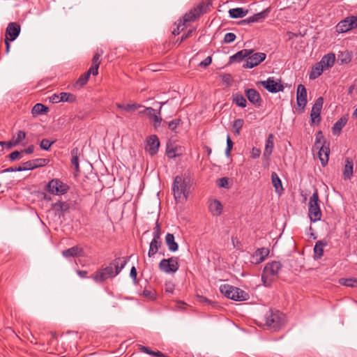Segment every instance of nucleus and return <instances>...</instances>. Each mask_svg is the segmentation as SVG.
<instances>
[{"label": "nucleus", "mask_w": 357, "mask_h": 357, "mask_svg": "<svg viewBox=\"0 0 357 357\" xmlns=\"http://www.w3.org/2000/svg\"><path fill=\"white\" fill-rule=\"evenodd\" d=\"M354 162L353 159L347 158L345 160V165L343 170V177L344 180L350 179L353 176Z\"/></svg>", "instance_id": "nucleus-25"}, {"label": "nucleus", "mask_w": 357, "mask_h": 357, "mask_svg": "<svg viewBox=\"0 0 357 357\" xmlns=\"http://www.w3.org/2000/svg\"><path fill=\"white\" fill-rule=\"evenodd\" d=\"M211 6V1L210 0H203L186 13L183 17L180 19L181 22L188 26V23L195 22L199 19L201 15L206 13Z\"/></svg>", "instance_id": "nucleus-4"}, {"label": "nucleus", "mask_w": 357, "mask_h": 357, "mask_svg": "<svg viewBox=\"0 0 357 357\" xmlns=\"http://www.w3.org/2000/svg\"><path fill=\"white\" fill-rule=\"evenodd\" d=\"M274 146V136L269 134L266 141L265 149L263 153V158L266 160H269Z\"/></svg>", "instance_id": "nucleus-24"}, {"label": "nucleus", "mask_w": 357, "mask_h": 357, "mask_svg": "<svg viewBox=\"0 0 357 357\" xmlns=\"http://www.w3.org/2000/svg\"><path fill=\"white\" fill-rule=\"evenodd\" d=\"M130 257L131 256L116 257L109 265L98 269L90 278L97 283H102L109 278H114L121 273Z\"/></svg>", "instance_id": "nucleus-1"}, {"label": "nucleus", "mask_w": 357, "mask_h": 357, "mask_svg": "<svg viewBox=\"0 0 357 357\" xmlns=\"http://www.w3.org/2000/svg\"><path fill=\"white\" fill-rule=\"evenodd\" d=\"M282 267V264L278 261H273L265 265L261 274V280L264 286L268 287L271 286L273 281L278 278Z\"/></svg>", "instance_id": "nucleus-3"}, {"label": "nucleus", "mask_w": 357, "mask_h": 357, "mask_svg": "<svg viewBox=\"0 0 357 357\" xmlns=\"http://www.w3.org/2000/svg\"><path fill=\"white\" fill-rule=\"evenodd\" d=\"M60 96H61L60 93L59 94L54 93L52 96H51L50 97H49V100L52 103H59V102H61L60 100Z\"/></svg>", "instance_id": "nucleus-63"}, {"label": "nucleus", "mask_w": 357, "mask_h": 357, "mask_svg": "<svg viewBox=\"0 0 357 357\" xmlns=\"http://www.w3.org/2000/svg\"><path fill=\"white\" fill-rule=\"evenodd\" d=\"M322 144H326V142L324 139V135L321 131L317 132L316 135V139L314 142V148L316 149H318L319 146H321Z\"/></svg>", "instance_id": "nucleus-48"}, {"label": "nucleus", "mask_w": 357, "mask_h": 357, "mask_svg": "<svg viewBox=\"0 0 357 357\" xmlns=\"http://www.w3.org/2000/svg\"><path fill=\"white\" fill-rule=\"evenodd\" d=\"M324 68L321 63H316L312 68L311 72L309 75L310 79H315L319 77L323 73Z\"/></svg>", "instance_id": "nucleus-36"}, {"label": "nucleus", "mask_w": 357, "mask_h": 357, "mask_svg": "<svg viewBox=\"0 0 357 357\" xmlns=\"http://www.w3.org/2000/svg\"><path fill=\"white\" fill-rule=\"evenodd\" d=\"M328 245L326 240H321L316 242L314 248V258L315 259H321L324 255V248Z\"/></svg>", "instance_id": "nucleus-27"}, {"label": "nucleus", "mask_w": 357, "mask_h": 357, "mask_svg": "<svg viewBox=\"0 0 357 357\" xmlns=\"http://www.w3.org/2000/svg\"><path fill=\"white\" fill-rule=\"evenodd\" d=\"M319 195L317 190L310 197L308 204V215L311 222H315L321 220V211L319 204Z\"/></svg>", "instance_id": "nucleus-7"}, {"label": "nucleus", "mask_w": 357, "mask_h": 357, "mask_svg": "<svg viewBox=\"0 0 357 357\" xmlns=\"http://www.w3.org/2000/svg\"><path fill=\"white\" fill-rule=\"evenodd\" d=\"M284 323L285 316L279 310H269L265 315V324L274 331H278Z\"/></svg>", "instance_id": "nucleus-6"}, {"label": "nucleus", "mask_w": 357, "mask_h": 357, "mask_svg": "<svg viewBox=\"0 0 357 357\" xmlns=\"http://www.w3.org/2000/svg\"><path fill=\"white\" fill-rule=\"evenodd\" d=\"M22 152H20L18 151H15L12 152L9 155L8 158L11 161H14L15 160H20L22 158Z\"/></svg>", "instance_id": "nucleus-59"}, {"label": "nucleus", "mask_w": 357, "mask_h": 357, "mask_svg": "<svg viewBox=\"0 0 357 357\" xmlns=\"http://www.w3.org/2000/svg\"><path fill=\"white\" fill-rule=\"evenodd\" d=\"M48 112H49V108L42 103L36 104L31 109V113H32L33 116H34L40 115L43 114H46Z\"/></svg>", "instance_id": "nucleus-41"}, {"label": "nucleus", "mask_w": 357, "mask_h": 357, "mask_svg": "<svg viewBox=\"0 0 357 357\" xmlns=\"http://www.w3.org/2000/svg\"><path fill=\"white\" fill-rule=\"evenodd\" d=\"M253 50H248L243 49L241 51H238L234 55L229 57V63H233L234 62H241L245 58H248L252 53H253Z\"/></svg>", "instance_id": "nucleus-21"}, {"label": "nucleus", "mask_w": 357, "mask_h": 357, "mask_svg": "<svg viewBox=\"0 0 357 357\" xmlns=\"http://www.w3.org/2000/svg\"><path fill=\"white\" fill-rule=\"evenodd\" d=\"M248 13V10H245L243 8H231L229 10V17L234 19L243 17Z\"/></svg>", "instance_id": "nucleus-39"}, {"label": "nucleus", "mask_w": 357, "mask_h": 357, "mask_svg": "<svg viewBox=\"0 0 357 357\" xmlns=\"http://www.w3.org/2000/svg\"><path fill=\"white\" fill-rule=\"evenodd\" d=\"M60 95L61 102H74L76 101V96L70 93L62 92Z\"/></svg>", "instance_id": "nucleus-45"}, {"label": "nucleus", "mask_w": 357, "mask_h": 357, "mask_svg": "<svg viewBox=\"0 0 357 357\" xmlns=\"http://www.w3.org/2000/svg\"><path fill=\"white\" fill-rule=\"evenodd\" d=\"M52 208L55 215H58L59 218L63 217L65 213L69 211L70 204L66 202L58 201L52 204Z\"/></svg>", "instance_id": "nucleus-19"}, {"label": "nucleus", "mask_w": 357, "mask_h": 357, "mask_svg": "<svg viewBox=\"0 0 357 357\" xmlns=\"http://www.w3.org/2000/svg\"><path fill=\"white\" fill-rule=\"evenodd\" d=\"M183 124V121L180 118H176L173 119L169 122H167L165 121H163V125H167L168 128L174 134L178 133V128L181 126Z\"/></svg>", "instance_id": "nucleus-33"}, {"label": "nucleus", "mask_w": 357, "mask_h": 357, "mask_svg": "<svg viewBox=\"0 0 357 357\" xmlns=\"http://www.w3.org/2000/svg\"><path fill=\"white\" fill-rule=\"evenodd\" d=\"M217 185L220 188H229L228 178L227 177H222L217 181Z\"/></svg>", "instance_id": "nucleus-55"}, {"label": "nucleus", "mask_w": 357, "mask_h": 357, "mask_svg": "<svg viewBox=\"0 0 357 357\" xmlns=\"http://www.w3.org/2000/svg\"><path fill=\"white\" fill-rule=\"evenodd\" d=\"M190 188V178L188 176L177 175L174 180L172 190L176 201L187 199Z\"/></svg>", "instance_id": "nucleus-2"}, {"label": "nucleus", "mask_w": 357, "mask_h": 357, "mask_svg": "<svg viewBox=\"0 0 357 357\" xmlns=\"http://www.w3.org/2000/svg\"><path fill=\"white\" fill-rule=\"evenodd\" d=\"M49 161L50 160L47 158H37L31 160L33 169L43 167L46 165Z\"/></svg>", "instance_id": "nucleus-46"}, {"label": "nucleus", "mask_w": 357, "mask_h": 357, "mask_svg": "<svg viewBox=\"0 0 357 357\" xmlns=\"http://www.w3.org/2000/svg\"><path fill=\"white\" fill-rule=\"evenodd\" d=\"M220 291L227 298L235 301H244L249 298L248 294L245 291L228 284L220 285Z\"/></svg>", "instance_id": "nucleus-5"}, {"label": "nucleus", "mask_w": 357, "mask_h": 357, "mask_svg": "<svg viewBox=\"0 0 357 357\" xmlns=\"http://www.w3.org/2000/svg\"><path fill=\"white\" fill-rule=\"evenodd\" d=\"M232 100L233 102L241 107L244 108L247 105V100L245 98L241 93L233 94Z\"/></svg>", "instance_id": "nucleus-43"}, {"label": "nucleus", "mask_w": 357, "mask_h": 357, "mask_svg": "<svg viewBox=\"0 0 357 357\" xmlns=\"http://www.w3.org/2000/svg\"><path fill=\"white\" fill-rule=\"evenodd\" d=\"M245 94L248 100L255 107H259L261 105L262 99L259 93L255 89H248Z\"/></svg>", "instance_id": "nucleus-18"}, {"label": "nucleus", "mask_w": 357, "mask_h": 357, "mask_svg": "<svg viewBox=\"0 0 357 357\" xmlns=\"http://www.w3.org/2000/svg\"><path fill=\"white\" fill-rule=\"evenodd\" d=\"M34 169L31 160L26 161L22 164V166L19 167V172L32 170Z\"/></svg>", "instance_id": "nucleus-58"}, {"label": "nucleus", "mask_w": 357, "mask_h": 357, "mask_svg": "<svg viewBox=\"0 0 357 357\" xmlns=\"http://www.w3.org/2000/svg\"><path fill=\"white\" fill-rule=\"evenodd\" d=\"M185 27H187L186 24H185L183 22H181V20H179L177 24V28L174 29L172 34L174 36L178 35L180 32L183 31Z\"/></svg>", "instance_id": "nucleus-54"}, {"label": "nucleus", "mask_w": 357, "mask_h": 357, "mask_svg": "<svg viewBox=\"0 0 357 357\" xmlns=\"http://www.w3.org/2000/svg\"><path fill=\"white\" fill-rule=\"evenodd\" d=\"M137 272L135 266H132L130 269V276L133 280L134 282H137Z\"/></svg>", "instance_id": "nucleus-64"}, {"label": "nucleus", "mask_w": 357, "mask_h": 357, "mask_svg": "<svg viewBox=\"0 0 357 357\" xmlns=\"http://www.w3.org/2000/svg\"><path fill=\"white\" fill-rule=\"evenodd\" d=\"M348 118L345 116H342L337 122L333 125L332 132L334 135H339L341 133L342 129L344 127Z\"/></svg>", "instance_id": "nucleus-29"}, {"label": "nucleus", "mask_w": 357, "mask_h": 357, "mask_svg": "<svg viewBox=\"0 0 357 357\" xmlns=\"http://www.w3.org/2000/svg\"><path fill=\"white\" fill-rule=\"evenodd\" d=\"M82 252V249L78 245H76L63 250L62 255L66 258L75 257L79 255Z\"/></svg>", "instance_id": "nucleus-35"}, {"label": "nucleus", "mask_w": 357, "mask_h": 357, "mask_svg": "<svg viewBox=\"0 0 357 357\" xmlns=\"http://www.w3.org/2000/svg\"><path fill=\"white\" fill-rule=\"evenodd\" d=\"M261 155V150L257 147H253L251 151V158L253 159L258 158Z\"/></svg>", "instance_id": "nucleus-61"}, {"label": "nucleus", "mask_w": 357, "mask_h": 357, "mask_svg": "<svg viewBox=\"0 0 357 357\" xmlns=\"http://www.w3.org/2000/svg\"><path fill=\"white\" fill-rule=\"evenodd\" d=\"M335 54H328L322 57L321 60L319 63L324 66V68H328L332 67L335 63Z\"/></svg>", "instance_id": "nucleus-40"}, {"label": "nucleus", "mask_w": 357, "mask_h": 357, "mask_svg": "<svg viewBox=\"0 0 357 357\" xmlns=\"http://www.w3.org/2000/svg\"><path fill=\"white\" fill-rule=\"evenodd\" d=\"M161 231L160 227L158 221L156 222L155 227L153 228V238L160 239Z\"/></svg>", "instance_id": "nucleus-57"}, {"label": "nucleus", "mask_w": 357, "mask_h": 357, "mask_svg": "<svg viewBox=\"0 0 357 357\" xmlns=\"http://www.w3.org/2000/svg\"><path fill=\"white\" fill-rule=\"evenodd\" d=\"M21 27L17 22H10L6 29V38L15 40L20 33Z\"/></svg>", "instance_id": "nucleus-16"}, {"label": "nucleus", "mask_w": 357, "mask_h": 357, "mask_svg": "<svg viewBox=\"0 0 357 357\" xmlns=\"http://www.w3.org/2000/svg\"><path fill=\"white\" fill-rule=\"evenodd\" d=\"M307 91L304 85L302 84H300L297 86V91H296V103L298 107H299L297 109V111L298 113H303L304 111V109L307 105Z\"/></svg>", "instance_id": "nucleus-12"}, {"label": "nucleus", "mask_w": 357, "mask_h": 357, "mask_svg": "<svg viewBox=\"0 0 357 357\" xmlns=\"http://www.w3.org/2000/svg\"><path fill=\"white\" fill-rule=\"evenodd\" d=\"M270 13V8H266L261 12H259L258 13H256L253 15L251 17H249L248 18V23H255V22H259L264 20Z\"/></svg>", "instance_id": "nucleus-28"}, {"label": "nucleus", "mask_w": 357, "mask_h": 357, "mask_svg": "<svg viewBox=\"0 0 357 357\" xmlns=\"http://www.w3.org/2000/svg\"><path fill=\"white\" fill-rule=\"evenodd\" d=\"M166 154L169 158H175L182 153L181 152V146H173L172 144H167Z\"/></svg>", "instance_id": "nucleus-30"}, {"label": "nucleus", "mask_w": 357, "mask_h": 357, "mask_svg": "<svg viewBox=\"0 0 357 357\" xmlns=\"http://www.w3.org/2000/svg\"><path fill=\"white\" fill-rule=\"evenodd\" d=\"M261 85L271 93L283 91L284 86L277 82L274 77H268L266 80L261 82Z\"/></svg>", "instance_id": "nucleus-15"}, {"label": "nucleus", "mask_w": 357, "mask_h": 357, "mask_svg": "<svg viewBox=\"0 0 357 357\" xmlns=\"http://www.w3.org/2000/svg\"><path fill=\"white\" fill-rule=\"evenodd\" d=\"M26 137V133L24 131L20 130L17 133L16 139L14 140L15 142L18 144Z\"/></svg>", "instance_id": "nucleus-60"}, {"label": "nucleus", "mask_w": 357, "mask_h": 357, "mask_svg": "<svg viewBox=\"0 0 357 357\" xmlns=\"http://www.w3.org/2000/svg\"><path fill=\"white\" fill-rule=\"evenodd\" d=\"M143 107L142 105L137 103L127 104L125 106V111L128 112H132L137 110L138 108Z\"/></svg>", "instance_id": "nucleus-53"}, {"label": "nucleus", "mask_w": 357, "mask_h": 357, "mask_svg": "<svg viewBox=\"0 0 357 357\" xmlns=\"http://www.w3.org/2000/svg\"><path fill=\"white\" fill-rule=\"evenodd\" d=\"M357 28V16L350 15L341 20L336 26L338 33H346Z\"/></svg>", "instance_id": "nucleus-11"}, {"label": "nucleus", "mask_w": 357, "mask_h": 357, "mask_svg": "<svg viewBox=\"0 0 357 357\" xmlns=\"http://www.w3.org/2000/svg\"><path fill=\"white\" fill-rule=\"evenodd\" d=\"M236 36L234 33H227L225 35L223 42L225 43H231L234 42Z\"/></svg>", "instance_id": "nucleus-56"}, {"label": "nucleus", "mask_w": 357, "mask_h": 357, "mask_svg": "<svg viewBox=\"0 0 357 357\" xmlns=\"http://www.w3.org/2000/svg\"><path fill=\"white\" fill-rule=\"evenodd\" d=\"M266 58V54L263 52H257L255 54H251L245 60V62L243 63V67L244 68H252L259 64H260L262 61H264Z\"/></svg>", "instance_id": "nucleus-13"}, {"label": "nucleus", "mask_w": 357, "mask_h": 357, "mask_svg": "<svg viewBox=\"0 0 357 357\" xmlns=\"http://www.w3.org/2000/svg\"><path fill=\"white\" fill-rule=\"evenodd\" d=\"M234 143L230 138V136L228 135L227 137V148L225 149V155L227 157L230 156V153L231 149H233Z\"/></svg>", "instance_id": "nucleus-51"}, {"label": "nucleus", "mask_w": 357, "mask_h": 357, "mask_svg": "<svg viewBox=\"0 0 357 357\" xmlns=\"http://www.w3.org/2000/svg\"><path fill=\"white\" fill-rule=\"evenodd\" d=\"M208 210L214 216H219L222 212V206L218 199H213L208 205Z\"/></svg>", "instance_id": "nucleus-26"}, {"label": "nucleus", "mask_w": 357, "mask_h": 357, "mask_svg": "<svg viewBox=\"0 0 357 357\" xmlns=\"http://www.w3.org/2000/svg\"><path fill=\"white\" fill-rule=\"evenodd\" d=\"M212 62V58L211 56H208L205 59H204L202 62L199 63L200 67L206 68Z\"/></svg>", "instance_id": "nucleus-62"}, {"label": "nucleus", "mask_w": 357, "mask_h": 357, "mask_svg": "<svg viewBox=\"0 0 357 357\" xmlns=\"http://www.w3.org/2000/svg\"><path fill=\"white\" fill-rule=\"evenodd\" d=\"M244 124V121L243 119H236L232 124V129L236 135H239L241 133V130L242 129Z\"/></svg>", "instance_id": "nucleus-44"}, {"label": "nucleus", "mask_w": 357, "mask_h": 357, "mask_svg": "<svg viewBox=\"0 0 357 357\" xmlns=\"http://www.w3.org/2000/svg\"><path fill=\"white\" fill-rule=\"evenodd\" d=\"M139 349L140 351L147 354L153 357H167L163 353L160 351H152L149 347L143 345H139Z\"/></svg>", "instance_id": "nucleus-42"}, {"label": "nucleus", "mask_w": 357, "mask_h": 357, "mask_svg": "<svg viewBox=\"0 0 357 357\" xmlns=\"http://www.w3.org/2000/svg\"><path fill=\"white\" fill-rule=\"evenodd\" d=\"M71 164L75 168V171L77 173L79 172V149L77 147H75L71 150Z\"/></svg>", "instance_id": "nucleus-38"}, {"label": "nucleus", "mask_w": 357, "mask_h": 357, "mask_svg": "<svg viewBox=\"0 0 357 357\" xmlns=\"http://www.w3.org/2000/svg\"><path fill=\"white\" fill-rule=\"evenodd\" d=\"M54 143V141H50L47 139H43L40 143V147L43 150L47 151Z\"/></svg>", "instance_id": "nucleus-50"}, {"label": "nucleus", "mask_w": 357, "mask_h": 357, "mask_svg": "<svg viewBox=\"0 0 357 357\" xmlns=\"http://www.w3.org/2000/svg\"><path fill=\"white\" fill-rule=\"evenodd\" d=\"M269 251L266 248L257 249L252 257V263L255 264H259L264 261L266 257L268 255Z\"/></svg>", "instance_id": "nucleus-20"}, {"label": "nucleus", "mask_w": 357, "mask_h": 357, "mask_svg": "<svg viewBox=\"0 0 357 357\" xmlns=\"http://www.w3.org/2000/svg\"><path fill=\"white\" fill-rule=\"evenodd\" d=\"M146 151L149 152L151 155H155L160 146V141L157 135H153L146 139Z\"/></svg>", "instance_id": "nucleus-17"}, {"label": "nucleus", "mask_w": 357, "mask_h": 357, "mask_svg": "<svg viewBox=\"0 0 357 357\" xmlns=\"http://www.w3.org/2000/svg\"><path fill=\"white\" fill-rule=\"evenodd\" d=\"M317 150H319L318 155L322 166L326 165L330 154L329 144H322Z\"/></svg>", "instance_id": "nucleus-22"}, {"label": "nucleus", "mask_w": 357, "mask_h": 357, "mask_svg": "<svg viewBox=\"0 0 357 357\" xmlns=\"http://www.w3.org/2000/svg\"><path fill=\"white\" fill-rule=\"evenodd\" d=\"M91 75H92V72L89 70L81 75L79 79L74 84V88L80 89L83 87L87 83Z\"/></svg>", "instance_id": "nucleus-37"}, {"label": "nucleus", "mask_w": 357, "mask_h": 357, "mask_svg": "<svg viewBox=\"0 0 357 357\" xmlns=\"http://www.w3.org/2000/svg\"><path fill=\"white\" fill-rule=\"evenodd\" d=\"M324 104V98L322 97H319L314 103L311 113H310V119H311V124L314 123H319L321 118V111Z\"/></svg>", "instance_id": "nucleus-14"}, {"label": "nucleus", "mask_w": 357, "mask_h": 357, "mask_svg": "<svg viewBox=\"0 0 357 357\" xmlns=\"http://www.w3.org/2000/svg\"><path fill=\"white\" fill-rule=\"evenodd\" d=\"M144 107V110L140 111L139 114L146 115L154 128L157 129L159 128L162 122V119L161 117V107H159L158 110H156L151 107Z\"/></svg>", "instance_id": "nucleus-8"}, {"label": "nucleus", "mask_w": 357, "mask_h": 357, "mask_svg": "<svg viewBox=\"0 0 357 357\" xmlns=\"http://www.w3.org/2000/svg\"><path fill=\"white\" fill-rule=\"evenodd\" d=\"M158 268L160 271L165 273H176L179 268L178 257H171L162 259L158 264Z\"/></svg>", "instance_id": "nucleus-10"}, {"label": "nucleus", "mask_w": 357, "mask_h": 357, "mask_svg": "<svg viewBox=\"0 0 357 357\" xmlns=\"http://www.w3.org/2000/svg\"><path fill=\"white\" fill-rule=\"evenodd\" d=\"M103 54L102 50H97L92 59V65L89 69L92 72V75L96 76L98 74V68L100 64V57Z\"/></svg>", "instance_id": "nucleus-23"}, {"label": "nucleus", "mask_w": 357, "mask_h": 357, "mask_svg": "<svg viewBox=\"0 0 357 357\" xmlns=\"http://www.w3.org/2000/svg\"><path fill=\"white\" fill-rule=\"evenodd\" d=\"M271 182L272 185L275 188V190L279 195L281 194L282 191H284V188L282 187V181L279 178L278 175L276 172H273L271 173Z\"/></svg>", "instance_id": "nucleus-32"}, {"label": "nucleus", "mask_w": 357, "mask_h": 357, "mask_svg": "<svg viewBox=\"0 0 357 357\" xmlns=\"http://www.w3.org/2000/svg\"><path fill=\"white\" fill-rule=\"evenodd\" d=\"M340 283L347 287H357V280L353 278H341Z\"/></svg>", "instance_id": "nucleus-47"}, {"label": "nucleus", "mask_w": 357, "mask_h": 357, "mask_svg": "<svg viewBox=\"0 0 357 357\" xmlns=\"http://www.w3.org/2000/svg\"><path fill=\"white\" fill-rule=\"evenodd\" d=\"M338 58L342 63H348L351 60V56L348 52H340L338 55Z\"/></svg>", "instance_id": "nucleus-49"}, {"label": "nucleus", "mask_w": 357, "mask_h": 357, "mask_svg": "<svg viewBox=\"0 0 357 357\" xmlns=\"http://www.w3.org/2000/svg\"><path fill=\"white\" fill-rule=\"evenodd\" d=\"M162 246V241L160 239L153 238L150 243L149 250L148 252L149 257H153Z\"/></svg>", "instance_id": "nucleus-31"}, {"label": "nucleus", "mask_w": 357, "mask_h": 357, "mask_svg": "<svg viewBox=\"0 0 357 357\" xmlns=\"http://www.w3.org/2000/svg\"><path fill=\"white\" fill-rule=\"evenodd\" d=\"M195 31V29L188 30V31H187V33H185L183 34V35H182V36H181L180 38H178V39H177V40H176V43H178V45H181V43H182L183 40H186L187 38H190V37L192 36V33H193Z\"/></svg>", "instance_id": "nucleus-52"}, {"label": "nucleus", "mask_w": 357, "mask_h": 357, "mask_svg": "<svg viewBox=\"0 0 357 357\" xmlns=\"http://www.w3.org/2000/svg\"><path fill=\"white\" fill-rule=\"evenodd\" d=\"M69 188V186L60 179L53 178L46 185L45 189L52 195H63L68 191Z\"/></svg>", "instance_id": "nucleus-9"}, {"label": "nucleus", "mask_w": 357, "mask_h": 357, "mask_svg": "<svg viewBox=\"0 0 357 357\" xmlns=\"http://www.w3.org/2000/svg\"><path fill=\"white\" fill-rule=\"evenodd\" d=\"M165 243L169 251L176 252L178 250V245L175 241L174 236L172 234L168 233L165 236Z\"/></svg>", "instance_id": "nucleus-34"}]
</instances>
